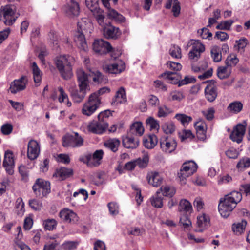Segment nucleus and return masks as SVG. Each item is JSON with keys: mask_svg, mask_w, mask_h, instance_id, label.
I'll use <instances>...</instances> for the list:
<instances>
[{"mask_svg": "<svg viewBox=\"0 0 250 250\" xmlns=\"http://www.w3.org/2000/svg\"><path fill=\"white\" fill-rule=\"evenodd\" d=\"M32 189L37 196H45L50 192V182L42 179H37Z\"/></svg>", "mask_w": 250, "mask_h": 250, "instance_id": "nucleus-7", "label": "nucleus"}, {"mask_svg": "<svg viewBox=\"0 0 250 250\" xmlns=\"http://www.w3.org/2000/svg\"><path fill=\"white\" fill-rule=\"evenodd\" d=\"M232 72L231 68L225 64V66H221L217 69V76L220 79H225L228 78Z\"/></svg>", "mask_w": 250, "mask_h": 250, "instance_id": "nucleus-32", "label": "nucleus"}, {"mask_svg": "<svg viewBox=\"0 0 250 250\" xmlns=\"http://www.w3.org/2000/svg\"><path fill=\"white\" fill-rule=\"evenodd\" d=\"M236 167L238 168L250 167V158L248 157L242 158L237 163Z\"/></svg>", "mask_w": 250, "mask_h": 250, "instance_id": "nucleus-56", "label": "nucleus"}, {"mask_svg": "<svg viewBox=\"0 0 250 250\" xmlns=\"http://www.w3.org/2000/svg\"><path fill=\"white\" fill-rule=\"evenodd\" d=\"M226 156L230 159H236L239 155L238 151L234 148H230L226 151Z\"/></svg>", "mask_w": 250, "mask_h": 250, "instance_id": "nucleus-64", "label": "nucleus"}, {"mask_svg": "<svg viewBox=\"0 0 250 250\" xmlns=\"http://www.w3.org/2000/svg\"><path fill=\"white\" fill-rule=\"evenodd\" d=\"M120 144V140L116 138L107 140L104 143V146L114 152L118 150Z\"/></svg>", "mask_w": 250, "mask_h": 250, "instance_id": "nucleus-33", "label": "nucleus"}, {"mask_svg": "<svg viewBox=\"0 0 250 250\" xmlns=\"http://www.w3.org/2000/svg\"><path fill=\"white\" fill-rule=\"evenodd\" d=\"M243 107V105L241 102L234 101L229 104L227 110L233 114H237L241 111Z\"/></svg>", "mask_w": 250, "mask_h": 250, "instance_id": "nucleus-34", "label": "nucleus"}, {"mask_svg": "<svg viewBox=\"0 0 250 250\" xmlns=\"http://www.w3.org/2000/svg\"><path fill=\"white\" fill-rule=\"evenodd\" d=\"M83 143V138L77 132L74 135H67L63 138V146L64 147H79Z\"/></svg>", "mask_w": 250, "mask_h": 250, "instance_id": "nucleus-10", "label": "nucleus"}, {"mask_svg": "<svg viewBox=\"0 0 250 250\" xmlns=\"http://www.w3.org/2000/svg\"><path fill=\"white\" fill-rule=\"evenodd\" d=\"M146 122L147 126H149L151 130L158 131L160 127L159 122L153 117L148 118Z\"/></svg>", "mask_w": 250, "mask_h": 250, "instance_id": "nucleus-41", "label": "nucleus"}, {"mask_svg": "<svg viewBox=\"0 0 250 250\" xmlns=\"http://www.w3.org/2000/svg\"><path fill=\"white\" fill-rule=\"evenodd\" d=\"M146 178L148 183L153 187H158L162 183L163 178L157 172H148Z\"/></svg>", "mask_w": 250, "mask_h": 250, "instance_id": "nucleus-22", "label": "nucleus"}, {"mask_svg": "<svg viewBox=\"0 0 250 250\" xmlns=\"http://www.w3.org/2000/svg\"><path fill=\"white\" fill-rule=\"evenodd\" d=\"M93 50L100 54H105L111 52L113 48L110 43L102 39L95 40L93 43Z\"/></svg>", "mask_w": 250, "mask_h": 250, "instance_id": "nucleus-11", "label": "nucleus"}, {"mask_svg": "<svg viewBox=\"0 0 250 250\" xmlns=\"http://www.w3.org/2000/svg\"><path fill=\"white\" fill-rule=\"evenodd\" d=\"M171 100L173 101H180L185 98V96L182 91H174L170 93Z\"/></svg>", "mask_w": 250, "mask_h": 250, "instance_id": "nucleus-60", "label": "nucleus"}, {"mask_svg": "<svg viewBox=\"0 0 250 250\" xmlns=\"http://www.w3.org/2000/svg\"><path fill=\"white\" fill-rule=\"evenodd\" d=\"M100 104L101 99H98L95 94H91L87 101L83 105L82 114L87 116L91 115L99 108Z\"/></svg>", "mask_w": 250, "mask_h": 250, "instance_id": "nucleus-4", "label": "nucleus"}, {"mask_svg": "<svg viewBox=\"0 0 250 250\" xmlns=\"http://www.w3.org/2000/svg\"><path fill=\"white\" fill-rule=\"evenodd\" d=\"M109 11L108 16L109 18L115 20L117 21H123L125 20V18L120 14L118 13L114 9H108Z\"/></svg>", "mask_w": 250, "mask_h": 250, "instance_id": "nucleus-48", "label": "nucleus"}, {"mask_svg": "<svg viewBox=\"0 0 250 250\" xmlns=\"http://www.w3.org/2000/svg\"><path fill=\"white\" fill-rule=\"evenodd\" d=\"M136 166L140 168L146 167L149 162V156L148 154H144L142 158H139L135 160Z\"/></svg>", "mask_w": 250, "mask_h": 250, "instance_id": "nucleus-44", "label": "nucleus"}, {"mask_svg": "<svg viewBox=\"0 0 250 250\" xmlns=\"http://www.w3.org/2000/svg\"><path fill=\"white\" fill-rule=\"evenodd\" d=\"M66 12L70 17L78 16L80 12L79 5L74 0H71L68 4Z\"/></svg>", "mask_w": 250, "mask_h": 250, "instance_id": "nucleus-27", "label": "nucleus"}, {"mask_svg": "<svg viewBox=\"0 0 250 250\" xmlns=\"http://www.w3.org/2000/svg\"><path fill=\"white\" fill-rule=\"evenodd\" d=\"M83 21H79L77 23V30L75 32L74 40L78 47L83 51H86L87 45L84 35L85 28Z\"/></svg>", "mask_w": 250, "mask_h": 250, "instance_id": "nucleus-6", "label": "nucleus"}, {"mask_svg": "<svg viewBox=\"0 0 250 250\" xmlns=\"http://www.w3.org/2000/svg\"><path fill=\"white\" fill-rule=\"evenodd\" d=\"M128 136L123 139L122 143L124 146L127 148L135 149L138 147L139 144V139L136 136Z\"/></svg>", "mask_w": 250, "mask_h": 250, "instance_id": "nucleus-23", "label": "nucleus"}, {"mask_svg": "<svg viewBox=\"0 0 250 250\" xmlns=\"http://www.w3.org/2000/svg\"><path fill=\"white\" fill-rule=\"evenodd\" d=\"M148 105L151 107H155L159 105L160 101L157 96L150 95L148 97Z\"/></svg>", "mask_w": 250, "mask_h": 250, "instance_id": "nucleus-58", "label": "nucleus"}, {"mask_svg": "<svg viewBox=\"0 0 250 250\" xmlns=\"http://www.w3.org/2000/svg\"><path fill=\"white\" fill-rule=\"evenodd\" d=\"M202 113L208 120L210 121L214 118L215 110L213 107H210L206 111H202Z\"/></svg>", "mask_w": 250, "mask_h": 250, "instance_id": "nucleus-61", "label": "nucleus"}, {"mask_svg": "<svg viewBox=\"0 0 250 250\" xmlns=\"http://www.w3.org/2000/svg\"><path fill=\"white\" fill-rule=\"evenodd\" d=\"M59 216L66 223H75L78 221L77 215L72 210L67 208L61 210L60 212Z\"/></svg>", "mask_w": 250, "mask_h": 250, "instance_id": "nucleus-19", "label": "nucleus"}, {"mask_svg": "<svg viewBox=\"0 0 250 250\" xmlns=\"http://www.w3.org/2000/svg\"><path fill=\"white\" fill-rule=\"evenodd\" d=\"M208 84L205 88V96L206 99L209 102H213L216 98L218 93L217 88L214 85L215 81L213 80L207 81Z\"/></svg>", "mask_w": 250, "mask_h": 250, "instance_id": "nucleus-17", "label": "nucleus"}, {"mask_svg": "<svg viewBox=\"0 0 250 250\" xmlns=\"http://www.w3.org/2000/svg\"><path fill=\"white\" fill-rule=\"evenodd\" d=\"M210 53L211 57L214 62H219L221 61L222 53L219 46L217 45L212 46Z\"/></svg>", "mask_w": 250, "mask_h": 250, "instance_id": "nucleus-39", "label": "nucleus"}, {"mask_svg": "<svg viewBox=\"0 0 250 250\" xmlns=\"http://www.w3.org/2000/svg\"><path fill=\"white\" fill-rule=\"evenodd\" d=\"M233 22L232 20L222 21L217 25L216 28L220 30H229Z\"/></svg>", "mask_w": 250, "mask_h": 250, "instance_id": "nucleus-54", "label": "nucleus"}, {"mask_svg": "<svg viewBox=\"0 0 250 250\" xmlns=\"http://www.w3.org/2000/svg\"><path fill=\"white\" fill-rule=\"evenodd\" d=\"M179 137L182 141L187 139H191L194 136L190 130H183L181 132L179 133Z\"/></svg>", "mask_w": 250, "mask_h": 250, "instance_id": "nucleus-55", "label": "nucleus"}, {"mask_svg": "<svg viewBox=\"0 0 250 250\" xmlns=\"http://www.w3.org/2000/svg\"><path fill=\"white\" fill-rule=\"evenodd\" d=\"M81 162H83L86 164L89 167H97L99 166L101 163L92 155L91 154H87L84 156L81 157L79 158Z\"/></svg>", "mask_w": 250, "mask_h": 250, "instance_id": "nucleus-26", "label": "nucleus"}, {"mask_svg": "<svg viewBox=\"0 0 250 250\" xmlns=\"http://www.w3.org/2000/svg\"><path fill=\"white\" fill-rule=\"evenodd\" d=\"M160 194V192L157 191L156 194L150 199L151 205L156 208H161L163 207V197Z\"/></svg>", "mask_w": 250, "mask_h": 250, "instance_id": "nucleus-40", "label": "nucleus"}, {"mask_svg": "<svg viewBox=\"0 0 250 250\" xmlns=\"http://www.w3.org/2000/svg\"><path fill=\"white\" fill-rule=\"evenodd\" d=\"M31 69L34 82L38 86L41 82L42 73L35 62L32 63Z\"/></svg>", "mask_w": 250, "mask_h": 250, "instance_id": "nucleus-29", "label": "nucleus"}, {"mask_svg": "<svg viewBox=\"0 0 250 250\" xmlns=\"http://www.w3.org/2000/svg\"><path fill=\"white\" fill-rule=\"evenodd\" d=\"M40 152V145L35 140L29 141L27 146V157L31 160H34L38 158Z\"/></svg>", "mask_w": 250, "mask_h": 250, "instance_id": "nucleus-16", "label": "nucleus"}, {"mask_svg": "<svg viewBox=\"0 0 250 250\" xmlns=\"http://www.w3.org/2000/svg\"><path fill=\"white\" fill-rule=\"evenodd\" d=\"M127 101L125 91L124 87H121L116 92L114 98L111 103L113 105H118V104L125 103Z\"/></svg>", "mask_w": 250, "mask_h": 250, "instance_id": "nucleus-24", "label": "nucleus"}, {"mask_svg": "<svg viewBox=\"0 0 250 250\" xmlns=\"http://www.w3.org/2000/svg\"><path fill=\"white\" fill-rule=\"evenodd\" d=\"M125 68V63L121 61H117L114 63L105 64L103 66V69L104 71L110 74H119L123 72Z\"/></svg>", "mask_w": 250, "mask_h": 250, "instance_id": "nucleus-18", "label": "nucleus"}, {"mask_svg": "<svg viewBox=\"0 0 250 250\" xmlns=\"http://www.w3.org/2000/svg\"><path fill=\"white\" fill-rule=\"evenodd\" d=\"M209 219L208 216L203 214L197 217V224L198 227L202 228L197 231L202 232L204 229H205L209 224Z\"/></svg>", "mask_w": 250, "mask_h": 250, "instance_id": "nucleus-35", "label": "nucleus"}, {"mask_svg": "<svg viewBox=\"0 0 250 250\" xmlns=\"http://www.w3.org/2000/svg\"><path fill=\"white\" fill-rule=\"evenodd\" d=\"M164 132L167 134H172L175 130V126L173 123L171 122H167L162 126Z\"/></svg>", "mask_w": 250, "mask_h": 250, "instance_id": "nucleus-47", "label": "nucleus"}, {"mask_svg": "<svg viewBox=\"0 0 250 250\" xmlns=\"http://www.w3.org/2000/svg\"><path fill=\"white\" fill-rule=\"evenodd\" d=\"M175 118L179 121H180L184 126L188 125L192 120L191 117L184 114H177L175 115Z\"/></svg>", "mask_w": 250, "mask_h": 250, "instance_id": "nucleus-45", "label": "nucleus"}, {"mask_svg": "<svg viewBox=\"0 0 250 250\" xmlns=\"http://www.w3.org/2000/svg\"><path fill=\"white\" fill-rule=\"evenodd\" d=\"M239 61V60L237 55L234 53H232L228 56L225 61V63L226 65L232 69L233 67L237 65Z\"/></svg>", "mask_w": 250, "mask_h": 250, "instance_id": "nucleus-37", "label": "nucleus"}, {"mask_svg": "<svg viewBox=\"0 0 250 250\" xmlns=\"http://www.w3.org/2000/svg\"><path fill=\"white\" fill-rule=\"evenodd\" d=\"M242 199V193L236 191H233L223 198H221L218 205V210L221 215L225 218L228 217Z\"/></svg>", "mask_w": 250, "mask_h": 250, "instance_id": "nucleus-2", "label": "nucleus"}, {"mask_svg": "<svg viewBox=\"0 0 250 250\" xmlns=\"http://www.w3.org/2000/svg\"><path fill=\"white\" fill-rule=\"evenodd\" d=\"M180 9L181 8L179 2L178 1V0H174L173 1L172 11L174 17H176L179 15Z\"/></svg>", "mask_w": 250, "mask_h": 250, "instance_id": "nucleus-62", "label": "nucleus"}, {"mask_svg": "<svg viewBox=\"0 0 250 250\" xmlns=\"http://www.w3.org/2000/svg\"><path fill=\"white\" fill-rule=\"evenodd\" d=\"M94 76L93 77V81L98 83H105L107 82V79L106 77L103 75L99 71H96L94 74Z\"/></svg>", "mask_w": 250, "mask_h": 250, "instance_id": "nucleus-46", "label": "nucleus"}, {"mask_svg": "<svg viewBox=\"0 0 250 250\" xmlns=\"http://www.w3.org/2000/svg\"><path fill=\"white\" fill-rule=\"evenodd\" d=\"M78 88L69 89L70 96L75 103L82 102L90 91L88 76L83 69H79L76 72Z\"/></svg>", "mask_w": 250, "mask_h": 250, "instance_id": "nucleus-1", "label": "nucleus"}, {"mask_svg": "<svg viewBox=\"0 0 250 250\" xmlns=\"http://www.w3.org/2000/svg\"><path fill=\"white\" fill-rule=\"evenodd\" d=\"M3 166L5 168L6 172L9 175H12L13 173L14 160L13 159V154L11 151L7 150L5 151Z\"/></svg>", "mask_w": 250, "mask_h": 250, "instance_id": "nucleus-20", "label": "nucleus"}, {"mask_svg": "<svg viewBox=\"0 0 250 250\" xmlns=\"http://www.w3.org/2000/svg\"><path fill=\"white\" fill-rule=\"evenodd\" d=\"M13 127L11 124L6 123L3 124L0 128L1 131L3 135H9L13 130Z\"/></svg>", "mask_w": 250, "mask_h": 250, "instance_id": "nucleus-57", "label": "nucleus"}, {"mask_svg": "<svg viewBox=\"0 0 250 250\" xmlns=\"http://www.w3.org/2000/svg\"><path fill=\"white\" fill-rule=\"evenodd\" d=\"M197 165L193 161L184 163L178 173L181 184H185L186 178L192 175L197 170Z\"/></svg>", "mask_w": 250, "mask_h": 250, "instance_id": "nucleus-5", "label": "nucleus"}, {"mask_svg": "<svg viewBox=\"0 0 250 250\" xmlns=\"http://www.w3.org/2000/svg\"><path fill=\"white\" fill-rule=\"evenodd\" d=\"M110 213L112 215H116L119 213L118 205L114 202H110L107 205Z\"/></svg>", "mask_w": 250, "mask_h": 250, "instance_id": "nucleus-59", "label": "nucleus"}, {"mask_svg": "<svg viewBox=\"0 0 250 250\" xmlns=\"http://www.w3.org/2000/svg\"><path fill=\"white\" fill-rule=\"evenodd\" d=\"M160 144L162 150L167 153H171L177 147V142L175 140L166 136L162 137L160 139Z\"/></svg>", "mask_w": 250, "mask_h": 250, "instance_id": "nucleus-15", "label": "nucleus"}, {"mask_svg": "<svg viewBox=\"0 0 250 250\" xmlns=\"http://www.w3.org/2000/svg\"><path fill=\"white\" fill-rule=\"evenodd\" d=\"M244 124H238L233 128L230 135V138L232 141L238 144L242 141L246 131V122L244 121Z\"/></svg>", "mask_w": 250, "mask_h": 250, "instance_id": "nucleus-12", "label": "nucleus"}, {"mask_svg": "<svg viewBox=\"0 0 250 250\" xmlns=\"http://www.w3.org/2000/svg\"><path fill=\"white\" fill-rule=\"evenodd\" d=\"M172 111L171 108L165 105L159 106L158 107L157 116L159 118H164L168 116L169 114L172 113Z\"/></svg>", "mask_w": 250, "mask_h": 250, "instance_id": "nucleus-42", "label": "nucleus"}, {"mask_svg": "<svg viewBox=\"0 0 250 250\" xmlns=\"http://www.w3.org/2000/svg\"><path fill=\"white\" fill-rule=\"evenodd\" d=\"M108 127L106 121L99 119L98 121H93L88 125V130L95 134H102Z\"/></svg>", "mask_w": 250, "mask_h": 250, "instance_id": "nucleus-13", "label": "nucleus"}, {"mask_svg": "<svg viewBox=\"0 0 250 250\" xmlns=\"http://www.w3.org/2000/svg\"><path fill=\"white\" fill-rule=\"evenodd\" d=\"M247 224V221L245 220H242L240 222L234 223L232 226L233 231L236 234H241L245 229Z\"/></svg>", "mask_w": 250, "mask_h": 250, "instance_id": "nucleus-36", "label": "nucleus"}, {"mask_svg": "<svg viewBox=\"0 0 250 250\" xmlns=\"http://www.w3.org/2000/svg\"><path fill=\"white\" fill-rule=\"evenodd\" d=\"M0 17H3L4 23L7 25H12L18 16L16 15L13 7L11 5L2 6L0 8Z\"/></svg>", "mask_w": 250, "mask_h": 250, "instance_id": "nucleus-8", "label": "nucleus"}, {"mask_svg": "<svg viewBox=\"0 0 250 250\" xmlns=\"http://www.w3.org/2000/svg\"><path fill=\"white\" fill-rule=\"evenodd\" d=\"M29 205L33 210L36 211L40 210L42 207V202L35 199L30 200Z\"/></svg>", "mask_w": 250, "mask_h": 250, "instance_id": "nucleus-53", "label": "nucleus"}, {"mask_svg": "<svg viewBox=\"0 0 250 250\" xmlns=\"http://www.w3.org/2000/svg\"><path fill=\"white\" fill-rule=\"evenodd\" d=\"M28 83V79L26 76H22L18 79L14 80L10 84L9 91L12 94H16L21 91L24 90Z\"/></svg>", "mask_w": 250, "mask_h": 250, "instance_id": "nucleus-14", "label": "nucleus"}, {"mask_svg": "<svg viewBox=\"0 0 250 250\" xmlns=\"http://www.w3.org/2000/svg\"><path fill=\"white\" fill-rule=\"evenodd\" d=\"M73 175V170L71 168L65 167H62L59 169H57L53 174L54 177L58 178L61 180L71 177Z\"/></svg>", "mask_w": 250, "mask_h": 250, "instance_id": "nucleus-25", "label": "nucleus"}, {"mask_svg": "<svg viewBox=\"0 0 250 250\" xmlns=\"http://www.w3.org/2000/svg\"><path fill=\"white\" fill-rule=\"evenodd\" d=\"M99 0H85L87 7L92 12L98 10Z\"/></svg>", "mask_w": 250, "mask_h": 250, "instance_id": "nucleus-51", "label": "nucleus"}, {"mask_svg": "<svg viewBox=\"0 0 250 250\" xmlns=\"http://www.w3.org/2000/svg\"><path fill=\"white\" fill-rule=\"evenodd\" d=\"M103 32L104 36L108 39H116L121 35V32L119 28L112 25H107L103 28Z\"/></svg>", "mask_w": 250, "mask_h": 250, "instance_id": "nucleus-21", "label": "nucleus"}, {"mask_svg": "<svg viewBox=\"0 0 250 250\" xmlns=\"http://www.w3.org/2000/svg\"><path fill=\"white\" fill-rule=\"evenodd\" d=\"M74 59L69 55H60L55 59V64L64 80L70 79L73 76L72 63Z\"/></svg>", "mask_w": 250, "mask_h": 250, "instance_id": "nucleus-3", "label": "nucleus"}, {"mask_svg": "<svg viewBox=\"0 0 250 250\" xmlns=\"http://www.w3.org/2000/svg\"><path fill=\"white\" fill-rule=\"evenodd\" d=\"M57 222L54 219H48L44 221L43 225L45 229L52 230L57 225Z\"/></svg>", "mask_w": 250, "mask_h": 250, "instance_id": "nucleus-52", "label": "nucleus"}, {"mask_svg": "<svg viewBox=\"0 0 250 250\" xmlns=\"http://www.w3.org/2000/svg\"><path fill=\"white\" fill-rule=\"evenodd\" d=\"M169 52L173 58L179 59L182 57L181 48L177 45H172L169 49Z\"/></svg>", "mask_w": 250, "mask_h": 250, "instance_id": "nucleus-49", "label": "nucleus"}, {"mask_svg": "<svg viewBox=\"0 0 250 250\" xmlns=\"http://www.w3.org/2000/svg\"><path fill=\"white\" fill-rule=\"evenodd\" d=\"M94 13V16L98 24L103 28L107 25V23L105 22V17L103 14V12L100 9L96 11Z\"/></svg>", "mask_w": 250, "mask_h": 250, "instance_id": "nucleus-38", "label": "nucleus"}, {"mask_svg": "<svg viewBox=\"0 0 250 250\" xmlns=\"http://www.w3.org/2000/svg\"><path fill=\"white\" fill-rule=\"evenodd\" d=\"M158 191L160 193L162 192L163 196H169L170 197L173 196L175 193L174 188L169 186H166L163 188L161 187Z\"/></svg>", "mask_w": 250, "mask_h": 250, "instance_id": "nucleus-50", "label": "nucleus"}, {"mask_svg": "<svg viewBox=\"0 0 250 250\" xmlns=\"http://www.w3.org/2000/svg\"><path fill=\"white\" fill-rule=\"evenodd\" d=\"M144 132V128L143 125L140 122H136L133 123L130 127V131L128 133L130 134H133L135 136H142Z\"/></svg>", "mask_w": 250, "mask_h": 250, "instance_id": "nucleus-28", "label": "nucleus"}, {"mask_svg": "<svg viewBox=\"0 0 250 250\" xmlns=\"http://www.w3.org/2000/svg\"><path fill=\"white\" fill-rule=\"evenodd\" d=\"M180 224L185 229L188 230L191 229L192 223L187 215H184L181 217Z\"/></svg>", "mask_w": 250, "mask_h": 250, "instance_id": "nucleus-43", "label": "nucleus"}, {"mask_svg": "<svg viewBox=\"0 0 250 250\" xmlns=\"http://www.w3.org/2000/svg\"><path fill=\"white\" fill-rule=\"evenodd\" d=\"M157 142V136L154 134H152L144 139L143 144L146 148L152 149L156 145Z\"/></svg>", "mask_w": 250, "mask_h": 250, "instance_id": "nucleus-30", "label": "nucleus"}, {"mask_svg": "<svg viewBox=\"0 0 250 250\" xmlns=\"http://www.w3.org/2000/svg\"><path fill=\"white\" fill-rule=\"evenodd\" d=\"M190 44L192 48L188 53L189 59L192 62L197 61L201 54L205 51V45L199 40H191Z\"/></svg>", "mask_w": 250, "mask_h": 250, "instance_id": "nucleus-9", "label": "nucleus"}, {"mask_svg": "<svg viewBox=\"0 0 250 250\" xmlns=\"http://www.w3.org/2000/svg\"><path fill=\"white\" fill-rule=\"evenodd\" d=\"M178 210L180 212L183 211L190 214L192 211V205L187 200L182 199L179 202Z\"/></svg>", "mask_w": 250, "mask_h": 250, "instance_id": "nucleus-31", "label": "nucleus"}, {"mask_svg": "<svg viewBox=\"0 0 250 250\" xmlns=\"http://www.w3.org/2000/svg\"><path fill=\"white\" fill-rule=\"evenodd\" d=\"M59 243L55 240L44 245L43 250H59Z\"/></svg>", "mask_w": 250, "mask_h": 250, "instance_id": "nucleus-63", "label": "nucleus"}]
</instances>
